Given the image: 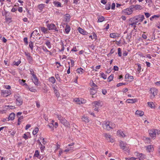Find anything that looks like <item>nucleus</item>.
<instances>
[{
	"label": "nucleus",
	"instance_id": "nucleus-29",
	"mask_svg": "<svg viewBox=\"0 0 160 160\" xmlns=\"http://www.w3.org/2000/svg\"><path fill=\"white\" fill-rule=\"evenodd\" d=\"M49 80L50 82L52 83H54L56 81L55 79L53 77H52L50 78L49 79Z\"/></svg>",
	"mask_w": 160,
	"mask_h": 160
},
{
	"label": "nucleus",
	"instance_id": "nucleus-37",
	"mask_svg": "<svg viewBox=\"0 0 160 160\" xmlns=\"http://www.w3.org/2000/svg\"><path fill=\"white\" fill-rule=\"evenodd\" d=\"M38 128L37 127L35 128L34 130L32 132V134L34 135H36L38 131Z\"/></svg>",
	"mask_w": 160,
	"mask_h": 160
},
{
	"label": "nucleus",
	"instance_id": "nucleus-63",
	"mask_svg": "<svg viewBox=\"0 0 160 160\" xmlns=\"http://www.w3.org/2000/svg\"><path fill=\"white\" fill-rule=\"evenodd\" d=\"M72 150V148L71 147H70L68 148V149H66L65 150V152H68L69 151H70V150Z\"/></svg>",
	"mask_w": 160,
	"mask_h": 160
},
{
	"label": "nucleus",
	"instance_id": "nucleus-3",
	"mask_svg": "<svg viewBox=\"0 0 160 160\" xmlns=\"http://www.w3.org/2000/svg\"><path fill=\"white\" fill-rule=\"evenodd\" d=\"M149 133L152 138H155L156 134H159L160 133V131L157 129H152L149 130Z\"/></svg>",
	"mask_w": 160,
	"mask_h": 160
},
{
	"label": "nucleus",
	"instance_id": "nucleus-10",
	"mask_svg": "<svg viewBox=\"0 0 160 160\" xmlns=\"http://www.w3.org/2000/svg\"><path fill=\"white\" fill-rule=\"evenodd\" d=\"M2 93L3 94L4 97H7L11 94V91L9 90H2Z\"/></svg>",
	"mask_w": 160,
	"mask_h": 160
},
{
	"label": "nucleus",
	"instance_id": "nucleus-22",
	"mask_svg": "<svg viewBox=\"0 0 160 160\" xmlns=\"http://www.w3.org/2000/svg\"><path fill=\"white\" fill-rule=\"evenodd\" d=\"M25 55L27 56L28 59L30 61H31L32 60V58L30 56V53H27L25 52Z\"/></svg>",
	"mask_w": 160,
	"mask_h": 160
},
{
	"label": "nucleus",
	"instance_id": "nucleus-47",
	"mask_svg": "<svg viewBox=\"0 0 160 160\" xmlns=\"http://www.w3.org/2000/svg\"><path fill=\"white\" fill-rule=\"evenodd\" d=\"M118 53L119 56L121 57V56L122 53L121 52V49L120 48L118 49Z\"/></svg>",
	"mask_w": 160,
	"mask_h": 160
},
{
	"label": "nucleus",
	"instance_id": "nucleus-44",
	"mask_svg": "<svg viewBox=\"0 0 160 160\" xmlns=\"http://www.w3.org/2000/svg\"><path fill=\"white\" fill-rule=\"evenodd\" d=\"M101 77L103 78L104 79H105L107 78V76L104 73L102 72L101 73Z\"/></svg>",
	"mask_w": 160,
	"mask_h": 160
},
{
	"label": "nucleus",
	"instance_id": "nucleus-20",
	"mask_svg": "<svg viewBox=\"0 0 160 160\" xmlns=\"http://www.w3.org/2000/svg\"><path fill=\"white\" fill-rule=\"evenodd\" d=\"M135 8L136 9H142V7L139 5H132L131 6V8Z\"/></svg>",
	"mask_w": 160,
	"mask_h": 160
},
{
	"label": "nucleus",
	"instance_id": "nucleus-50",
	"mask_svg": "<svg viewBox=\"0 0 160 160\" xmlns=\"http://www.w3.org/2000/svg\"><path fill=\"white\" fill-rule=\"evenodd\" d=\"M21 63V61L20 60H18V62H15V63L14 64V65H16V66H18V65Z\"/></svg>",
	"mask_w": 160,
	"mask_h": 160
},
{
	"label": "nucleus",
	"instance_id": "nucleus-27",
	"mask_svg": "<svg viewBox=\"0 0 160 160\" xmlns=\"http://www.w3.org/2000/svg\"><path fill=\"white\" fill-rule=\"evenodd\" d=\"M83 70L82 68H78V69L77 70V73L79 74H82L83 72Z\"/></svg>",
	"mask_w": 160,
	"mask_h": 160
},
{
	"label": "nucleus",
	"instance_id": "nucleus-8",
	"mask_svg": "<svg viewBox=\"0 0 160 160\" xmlns=\"http://www.w3.org/2000/svg\"><path fill=\"white\" fill-rule=\"evenodd\" d=\"M135 18V20L138 22H141L144 19V16L143 15H139L138 16H136Z\"/></svg>",
	"mask_w": 160,
	"mask_h": 160
},
{
	"label": "nucleus",
	"instance_id": "nucleus-43",
	"mask_svg": "<svg viewBox=\"0 0 160 160\" xmlns=\"http://www.w3.org/2000/svg\"><path fill=\"white\" fill-rule=\"evenodd\" d=\"M29 47L31 48V49L32 50L33 49V43L32 42H30L29 43Z\"/></svg>",
	"mask_w": 160,
	"mask_h": 160
},
{
	"label": "nucleus",
	"instance_id": "nucleus-48",
	"mask_svg": "<svg viewBox=\"0 0 160 160\" xmlns=\"http://www.w3.org/2000/svg\"><path fill=\"white\" fill-rule=\"evenodd\" d=\"M39 152H38V150H36L35 151V154L34 155V156L38 157V156H39Z\"/></svg>",
	"mask_w": 160,
	"mask_h": 160
},
{
	"label": "nucleus",
	"instance_id": "nucleus-6",
	"mask_svg": "<svg viewBox=\"0 0 160 160\" xmlns=\"http://www.w3.org/2000/svg\"><path fill=\"white\" fill-rule=\"evenodd\" d=\"M47 27L49 30H55L56 31H58V30L54 24H48Z\"/></svg>",
	"mask_w": 160,
	"mask_h": 160
},
{
	"label": "nucleus",
	"instance_id": "nucleus-16",
	"mask_svg": "<svg viewBox=\"0 0 160 160\" xmlns=\"http://www.w3.org/2000/svg\"><path fill=\"white\" fill-rule=\"evenodd\" d=\"M144 113L143 112L138 110L136 111L135 113L136 114L138 115V116H142L144 115Z\"/></svg>",
	"mask_w": 160,
	"mask_h": 160
},
{
	"label": "nucleus",
	"instance_id": "nucleus-45",
	"mask_svg": "<svg viewBox=\"0 0 160 160\" xmlns=\"http://www.w3.org/2000/svg\"><path fill=\"white\" fill-rule=\"evenodd\" d=\"M55 78L58 81L60 82L61 79L59 74H57L55 75Z\"/></svg>",
	"mask_w": 160,
	"mask_h": 160
},
{
	"label": "nucleus",
	"instance_id": "nucleus-41",
	"mask_svg": "<svg viewBox=\"0 0 160 160\" xmlns=\"http://www.w3.org/2000/svg\"><path fill=\"white\" fill-rule=\"evenodd\" d=\"M113 78V74H111L110 76L108 78V79L109 80V82L111 81Z\"/></svg>",
	"mask_w": 160,
	"mask_h": 160
},
{
	"label": "nucleus",
	"instance_id": "nucleus-26",
	"mask_svg": "<svg viewBox=\"0 0 160 160\" xmlns=\"http://www.w3.org/2000/svg\"><path fill=\"white\" fill-rule=\"evenodd\" d=\"M53 3L57 7H61V4L59 2L54 1Z\"/></svg>",
	"mask_w": 160,
	"mask_h": 160
},
{
	"label": "nucleus",
	"instance_id": "nucleus-31",
	"mask_svg": "<svg viewBox=\"0 0 160 160\" xmlns=\"http://www.w3.org/2000/svg\"><path fill=\"white\" fill-rule=\"evenodd\" d=\"M26 81L25 80H24L23 79L21 80L19 79V82L22 85H27V84L25 83Z\"/></svg>",
	"mask_w": 160,
	"mask_h": 160
},
{
	"label": "nucleus",
	"instance_id": "nucleus-33",
	"mask_svg": "<svg viewBox=\"0 0 160 160\" xmlns=\"http://www.w3.org/2000/svg\"><path fill=\"white\" fill-rule=\"evenodd\" d=\"M39 34V33L38 32V30H36L33 31L31 34V37H32L33 36H34V34H35L36 35H38V34Z\"/></svg>",
	"mask_w": 160,
	"mask_h": 160
},
{
	"label": "nucleus",
	"instance_id": "nucleus-60",
	"mask_svg": "<svg viewBox=\"0 0 160 160\" xmlns=\"http://www.w3.org/2000/svg\"><path fill=\"white\" fill-rule=\"evenodd\" d=\"M43 50H44V51L45 52H49L50 54L51 53V52L49 51L47 48L46 47H43Z\"/></svg>",
	"mask_w": 160,
	"mask_h": 160
},
{
	"label": "nucleus",
	"instance_id": "nucleus-11",
	"mask_svg": "<svg viewBox=\"0 0 160 160\" xmlns=\"http://www.w3.org/2000/svg\"><path fill=\"white\" fill-rule=\"evenodd\" d=\"M32 79L36 85L38 86V79L36 75H33V76L32 77Z\"/></svg>",
	"mask_w": 160,
	"mask_h": 160
},
{
	"label": "nucleus",
	"instance_id": "nucleus-4",
	"mask_svg": "<svg viewBox=\"0 0 160 160\" xmlns=\"http://www.w3.org/2000/svg\"><path fill=\"white\" fill-rule=\"evenodd\" d=\"M120 146L121 149L124 151L128 152L129 150H128V147L127 144L121 141L120 142Z\"/></svg>",
	"mask_w": 160,
	"mask_h": 160
},
{
	"label": "nucleus",
	"instance_id": "nucleus-23",
	"mask_svg": "<svg viewBox=\"0 0 160 160\" xmlns=\"http://www.w3.org/2000/svg\"><path fill=\"white\" fill-rule=\"evenodd\" d=\"M45 44L47 45V46L50 49L51 48V43L50 42H49L48 40H46Z\"/></svg>",
	"mask_w": 160,
	"mask_h": 160
},
{
	"label": "nucleus",
	"instance_id": "nucleus-30",
	"mask_svg": "<svg viewBox=\"0 0 160 160\" xmlns=\"http://www.w3.org/2000/svg\"><path fill=\"white\" fill-rule=\"evenodd\" d=\"M147 150L148 151L150 152L152 151V147L151 145H148L147 147Z\"/></svg>",
	"mask_w": 160,
	"mask_h": 160
},
{
	"label": "nucleus",
	"instance_id": "nucleus-58",
	"mask_svg": "<svg viewBox=\"0 0 160 160\" xmlns=\"http://www.w3.org/2000/svg\"><path fill=\"white\" fill-rule=\"evenodd\" d=\"M30 74L32 75V77L33 76V75H35L34 73V72L33 70L31 69L30 70Z\"/></svg>",
	"mask_w": 160,
	"mask_h": 160
},
{
	"label": "nucleus",
	"instance_id": "nucleus-12",
	"mask_svg": "<svg viewBox=\"0 0 160 160\" xmlns=\"http://www.w3.org/2000/svg\"><path fill=\"white\" fill-rule=\"evenodd\" d=\"M150 91L151 93H152V95L151 96L150 98L152 99L157 94V90L156 89H151Z\"/></svg>",
	"mask_w": 160,
	"mask_h": 160
},
{
	"label": "nucleus",
	"instance_id": "nucleus-39",
	"mask_svg": "<svg viewBox=\"0 0 160 160\" xmlns=\"http://www.w3.org/2000/svg\"><path fill=\"white\" fill-rule=\"evenodd\" d=\"M41 30L44 33H45L47 31V29L46 28L43 27H40Z\"/></svg>",
	"mask_w": 160,
	"mask_h": 160
},
{
	"label": "nucleus",
	"instance_id": "nucleus-49",
	"mask_svg": "<svg viewBox=\"0 0 160 160\" xmlns=\"http://www.w3.org/2000/svg\"><path fill=\"white\" fill-rule=\"evenodd\" d=\"M126 83H123V82L119 83H118L117 84V87H119V86H121L122 85H126Z\"/></svg>",
	"mask_w": 160,
	"mask_h": 160
},
{
	"label": "nucleus",
	"instance_id": "nucleus-34",
	"mask_svg": "<svg viewBox=\"0 0 160 160\" xmlns=\"http://www.w3.org/2000/svg\"><path fill=\"white\" fill-rule=\"evenodd\" d=\"M111 3L108 2L105 6V8L107 10H109L110 8Z\"/></svg>",
	"mask_w": 160,
	"mask_h": 160
},
{
	"label": "nucleus",
	"instance_id": "nucleus-42",
	"mask_svg": "<svg viewBox=\"0 0 160 160\" xmlns=\"http://www.w3.org/2000/svg\"><path fill=\"white\" fill-rule=\"evenodd\" d=\"M90 92H91V94H92V95H93V94H94L96 92V91L94 90V88H92L91 89V90L90 91Z\"/></svg>",
	"mask_w": 160,
	"mask_h": 160
},
{
	"label": "nucleus",
	"instance_id": "nucleus-7",
	"mask_svg": "<svg viewBox=\"0 0 160 160\" xmlns=\"http://www.w3.org/2000/svg\"><path fill=\"white\" fill-rule=\"evenodd\" d=\"M74 101L76 102L77 104H78L84 103L86 102L85 100L82 98H75L74 99Z\"/></svg>",
	"mask_w": 160,
	"mask_h": 160
},
{
	"label": "nucleus",
	"instance_id": "nucleus-40",
	"mask_svg": "<svg viewBox=\"0 0 160 160\" xmlns=\"http://www.w3.org/2000/svg\"><path fill=\"white\" fill-rule=\"evenodd\" d=\"M110 36L111 38H115L117 37L116 33H112L110 34Z\"/></svg>",
	"mask_w": 160,
	"mask_h": 160
},
{
	"label": "nucleus",
	"instance_id": "nucleus-36",
	"mask_svg": "<svg viewBox=\"0 0 160 160\" xmlns=\"http://www.w3.org/2000/svg\"><path fill=\"white\" fill-rule=\"evenodd\" d=\"M134 22H133L131 24H129V25L134 26L135 28L136 27V26L135 25L137 24V23L138 22V21H136L135 20H134Z\"/></svg>",
	"mask_w": 160,
	"mask_h": 160
},
{
	"label": "nucleus",
	"instance_id": "nucleus-32",
	"mask_svg": "<svg viewBox=\"0 0 160 160\" xmlns=\"http://www.w3.org/2000/svg\"><path fill=\"white\" fill-rule=\"evenodd\" d=\"M104 18L103 16L99 17L98 18V22H102L104 21Z\"/></svg>",
	"mask_w": 160,
	"mask_h": 160
},
{
	"label": "nucleus",
	"instance_id": "nucleus-1",
	"mask_svg": "<svg viewBox=\"0 0 160 160\" xmlns=\"http://www.w3.org/2000/svg\"><path fill=\"white\" fill-rule=\"evenodd\" d=\"M57 117L62 124L67 127H69V122L64 118L61 115H57Z\"/></svg>",
	"mask_w": 160,
	"mask_h": 160
},
{
	"label": "nucleus",
	"instance_id": "nucleus-55",
	"mask_svg": "<svg viewBox=\"0 0 160 160\" xmlns=\"http://www.w3.org/2000/svg\"><path fill=\"white\" fill-rule=\"evenodd\" d=\"M23 118V117L22 116H20V117H19L18 118V122H21L22 121V120Z\"/></svg>",
	"mask_w": 160,
	"mask_h": 160
},
{
	"label": "nucleus",
	"instance_id": "nucleus-46",
	"mask_svg": "<svg viewBox=\"0 0 160 160\" xmlns=\"http://www.w3.org/2000/svg\"><path fill=\"white\" fill-rule=\"evenodd\" d=\"M54 93L57 97H59L60 96V94L59 92H58V91L57 90H55Z\"/></svg>",
	"mask_w": 160,
	"mask_h": 160
},
{
	"label": "nucleus",
	"instance_id": "nucleus-64",
	"mask_svg": "<svg viewBox=\"0 0 160 160\" xmlns=\"http://www.w3.org/2000/svg\"><path fill=\"white\" fill-rule=\"evenodd\" d=\"M160 22H158L157 23L156 25V26L158 28H160Z\"/></svg>",
	"mask_w": 160,
	"mask_h": 160
},
{
	"label": "nucleus",
	"instance_id": "nucleus-25",
	"mask_svg": "<svg viewBox=\"0 0 160 160\" xmlns=\"http://www.w3.org/2000/svg\"><path fill=\"white\" fill-rule=\"evenodd\" d=\"M139 156L138 158L139 160H143L145 158V155L142 153H140Z\"/></svg>",
	"mask_w": 160,
	"mask_h": 160
},
{
	"label": "nucleus",
	"instance_id": "nucleus-56",
	"mask_svg": "<svg viewBox=\"0 0 160 160\" xmlns=\"http://www.w3.org/2000/svg\"><path fill=\"white\" fill-rule=\"evenodd\" d=\"M45 146L43 145H41V146L40 147V148L41 149V150L42 152V151L44 150V149L45 148Z\"/></svg>",
	"mask_w": 160,
	"mask_h": 160
},
{
	"label": "nucleus",
	"instance_id": "nucleus-21",
	"mask_svg": "<svg viewBox=\"0 0 160 160\" xmlns=\"http://www.w3.org/2000/svg\"><path fill=\"white\" fill-rule=\"evenodd\" d=\"M128 15H130L132 12V10L131 8H128L126 9L125 12Z\"/></svg>",
	"mask_w": 160,
	"mask_h": 160
},
{
	"label": "nucleus",
	"instance_id": "nucleus-9",
	"mask_svg": "<svg viewBox=\"0 0 160 160\" xmlns=\"http://www.w3.org/2000/svg\"><path fill=\"white\" fill-rule=\"evenodd\" d=\"M93 106L95 107H101L102 106V103L101 101H96L93 102L92 103Z\"/></svg>",
	"mask_w": 160,
	"mask_h": 160
},
{
	"label": "nucleus",
	"instance_id": "nucleus-57",
	"mask_svg": "<svg viewBox=\"0 0 160 160\" xmlns=\"http://www.w3.org/2000/svg\"><path fill=\"white\" fill-rule=\"evenodd\" d=\"M90 84L91 86H96V85L92 81L91 82H90Z\"/></svg>",
	"mask_w": 160,
	"mask_h": 160
},
{
	"label": "nucleus",
	"instance_id": "nucleus-35",
	"mask_svg": "<svg viewBox=\"0 0 160 160\" xmlns=\"http://www.w3.org/2000/svg\"><path fill=\"white\" fill-rule=\"evenodd\" d=\"M148 105L152 108L153 107H154V104L152 102H148Z\"/></svg>",
	"mask_w": 160,
	"mask_h": 160
},
{
	"label": "nucleus",
	"instance_id": "nucleus-52",
	"mask_svg": "<svg viewBox=\"0 0 160 160\" xmlns=\"http://www.w3.org/2000/svg\"><path fill=\"white\" fill-rule=\"evenodd\" d=\"M115 127V124L113 123H112L111 122V129H112L113 128Z\"/></svg>",
	"mask_w": 160,
	"mask_h": 160
},
{
	"label": "nucleus",
	"instance_id": "nucleus-53",
	"mask_svg": "<svg viewBox=\"0 0 160 160\" xmlns=\"http://www.w3.org/2000/svg\"><path fill=\"white\" fill-rule=\"evenodd\" d=\"M24 41L26 43V44L27 45L28 44V38L26 37L24 38Z\"/></svg>",
	"mask_w": 160,
	"mask_h": 160
},
{
	"label": "nucleus",
	"instance_id": "nucleus-13",
	"mask_svg": "<svg viewBox=\"0 0 160 160\" xmlns=\"http://www.w3.org/2000/svg\"><path fill=\"white\" fill-rule=\"evenodd\" d=\"M104 136L108 140L109 139V141L111 142H114V140L111 138V136L109 134H108L107 133H105L104 134Z\"/></svg>",
	"mask_w": 160,
	"mask_h": 160
},
{
	"label": "nucleus",
	"instance_id": "nucleus-15",
	"mask_svg": "<svg viewBox=\"0 0 160 160\" xmlns=\"http://www.w3.org/2000/svg\"><path fill=\"white\" fill-rule=\"evenodd\" d=\"M137 101V99L136 98L134 99H128L126 102H128V103H133Z\"/></svg>",
	"mask_w": 160,
	"mask_h": 160
},
{
	"label": "nucleus",
	"instance_id": "nucleus-62",
	"mask_svg": "<svg viewBox=\"0 0 160 160\" xmlns=\"http://www.w3.org/2000/svg\"><path fill=\"white\" fill-rule=\"evenodd\" d=\"M92 37H93V39L96 40L97 39V36L96 34H95V33H94L93 34Z\"/></svg>",
	"mask_w": 160,
	"mask_h": 160
},
{
	"label": "nucleus",
	"instance_id": "nucleus-19",
	"mask_svg": "<svg viewBox=\"0 0 160 160\" xmlns=\"http://www.w3.org/2000/svg\"><path fill=\"white\" fill-rule=\"evenodd\" d=\"M117 134L120 136L122 137H124L126 136L123 132L120 130H118L117 131Z\"/></svg>",
	"mask_w": 160,
	"mask_h": 160
},
{
	"label": "nucleus",
	"instance_id": "nucleus-59",
	"mask_svg": "<svg viewBox=\"0 0 160 160\" xmlns=\"http://www.w3.org/2000/svg\"><path fill=\"white\" fill-rule=\"evenodd\" d=\"M130 76V75L128 74H126L125 76V78L126 79H129V77Z\"/></svg>",
	"mask_w": 160,
	"mask_h": 160
},
{
	"label": "nucleus",
	"instance_id": "nucleus-38",
	"mask_svg": "<svg viewBox=\"0 0 160 160\" xmlns=\"http://www.w3.org/2000/svg\"><path fill=\"white\" fill-rule=\"evenodd\" d=\"M137 65L138 66V68H137V71L139 73H140L141 72V65L139 63H137Z\"/></svg>",
	"mask_w": 160,
	"mask_h": 160
},
{
	"label": "nucleus",
	"instance_id": "nucleus-61",
	"mask_svg": "<svg viewBox=\"0 0 160 160\" xmlns=\"http://www.w3.org/2000/svg\"><path fill=\"white\" fill-rule=\"evenodd\" d=\"M115 3H113L112 4L111 6V8L112 9H114L115 8Z\"/></svg>",
	"mask_w": 160,
	"mask_h": 160
},
{
	"label": "nucleus",
	"instance_id": "nucleus-24",
	"mask_svg": "<svg viewBox=\"0 0 160 160\" xmlns=\"http://www.w3.org/2000/svg\"><path fill=\"white\" fill-rule=\"evenodd\" d=\"M70 30V27L69 25H66L65 28V31L67 34H68Z\"/></svg>",
	"mask_w": 160,
	"mask_h": 160
},
{
	"label": "nucleus",
	"instance_id": "nucleus-17",
	"mask_svg": "<svg viewBox=\"0 0 160 160\" xmlns=\"http://www.w3.org/2000/svg\"><path fill=\"white\" fill-rule=\"evenodd\" d=\"M15 114L14 113H12L10 114L8 119L9 120H12L15 118Z\"/></svg>",
	"mask_w": 160,
	"mask_h": 160
},
{
	"label": "nucleus",
	"instance_id": "nucleus-5",
	"mask_svg": "<svg viewBox=\"0 0 160 160\" xmlns=\"http://www.w3.org/2000/svg\"><path fill=\"white\" fill-rule=\"evenodd\" d=\"M111 122L108 121H105L102 123L103 128L108 130H110L111 129Z\"/></svg>",
	"mask_w": 160,
	"mask_h": 160
},
{
	"label": "nucleus",
	"instance_id": "nucleus-51",
	"mask_svg": "<svg viewBox=\"0 0 160 160\" xmlns=\"http://www.w3.org/2000/svg\"><path fill=\"white\" fill-rule=\"evenodd\" d=\"M39 139L41 140L42 139V143H43V144H45L46 143V142L45 141L44 138L41 137L39 138Z\"/></svg>",
	"mask_w": 160,
	"mask_h": 160
},
{
	"label": "nucleus",
	"instance_id": "nucleus-28",
	"mask_svg": "<svg viewBox=\"0 0 160 160\" xmlns=\"http://www.w3.org/2000/svg\"><path fill=\"white\" fill-rule=\"evenodd\" d=\"M44 7V4H40L38 5V8L39 9L41 12L43 9Z\"/></svg>",
	"mask_w": 160,
	"mask_h": 160
},
{
	"label": "nucleus",
	"instance_id": "nucleus-14",
	"mask_svg": "<svg viewBox=\"0 0 160 160\" xmlns=\"http://www.w3.org/2000/svg\"><path fill=\"white\" fill-rule=\"evenodd\" d=\"M82 119L83 121H84L86 123H88L89 121V119L88 118L87 116L84 115L82 116Z\"/></svg>",
	"mask_w": 160,
	"mask_h": 160
},
{
	"label": "nucleus",
	"instance_id": "nucleus-18",
	"mask_svg": "<svg viewBox=\"0 0 160 160\" xmlns=\"http://www.w3.org/2000/svg\"><path fill=\"white\" fill-rule=\"evenodd\" d=\"M78 30L79 32L82 34L86 35L87 34V32L86 31H85L84 30H83L80 28H78Z\"/></svg>",
	"mask_w": 160,
	"mask_h": 160
},
{
	"label": "nucleus",
	"instance_id": "nucleus-54",
	"mask_svg": "<svg viewBox=\"0 0 160 160\" xmlns=\"http://www.w3.org/2000/svg\"><path fill=\"white\" fill-rule=\"evenodd\" d=\"M144 14H145V15L146 17L147 18L149 17L150 16V14L148 12H145V13H144Z\"/></svg>",
	"mask_w": 160,
	"mask_h": 160
},
{
	"label": "nucleus",
	"instance_id": "nucleus-2",
	"mask_svg": "<svg viewBox=\"0 0 160 160\" xmlns=\"http://www.w3.org/2000/svg\"><path fill=\"white\" fill-rule=\"evenodd\" d=\"M14 98L16 99L15 103L18 106L21 105L23 102V100L22 98L19 94H16L14 96Z\"/></svg>",
	"mask_w": 160,
	"mask_h": 160
}]
</instances>
